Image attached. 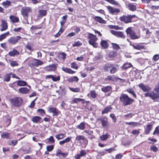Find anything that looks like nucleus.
Wrapping results in <instances>:
<instances>
[{
  "mask_svg": "<svg viewBox=\"0 0 159 159\" xmlns=\"http://www.w3.org/2000/svg\"><path fill=\"white\" fill-rule=\"evenodd\" d=\"M119 67V66L117 64L107 63L104 65L103 70L105 72H108L111 74H114L118 70Z\"/></svg>",
  "mask_w": 159,
  "mask_h": 159,
  "instance_id": "1",
  "label": "nucleus"
},
{
  "mask_svg": "<svg viewBox=\"0 0 159 159\" xmlns=\"http://www.w3.org/2000/svg\"><path fill=\"white\" fill-rule=\"evenodd\" d=\"M137 18V16L135 15L127 14L120 16L119 20L123 23L127 24L135 21L136 20L135 18Z\"/></svg>",
  "mask_w": 159,
  "mask_h": 159,
  "instance_id": "2",
  "label": "nucleus"
},
{
  "mask_svg": "<svg viewBox=\"0 0 159 159\" xmlns=\"http://www.w3.org/2000/svg\"><path fill=\"white\" fill-rule=\"evenodd\" d=\"M120 100L122 105L124 106L131 105L134 102V100L131 98L126 94H121L120 97Z\"/></svg>",
  "mask_w": 159,
  "mask_h": 159,
  "instance_id": "3",
  "label": "nucleus"
},
{
  "mask_svg": "<svg viewBox=\"0 0 159 159\" xmlns=\"http://www.w3.org/2000/svg\"><path fill=\"white\" fill-rule=\"evenodd\" d=\"M9 101L13 106L16 107H20L23 103V99L17 97L10 99Z\"/></svg>",
  "mask_w": 159,
  "mask_h": 159,
  "instance_id": "4",
  "label": "nucleus"
},
{
  "mask_svg": "<svg viewBox=\"0 0 159 159\" xmlns=\"http://www.w3.org/2000/svg\"><path fill=\"white\" fill-rule=\"evenodd\" d=\"M87 38L89 39L88 42L90 45H92L94 48L97 47L98 43H97V41L98 40V39L96 35L88 33Z\"/></svg>",
  "mask_w": 159,
  "mask_h": 159,
  "instance_id": "5",
  "label": "nucleus"
},
{
  "mask_svg": "<svg viewBox=\"0 0 159 159\" xmlns=\"http://www.w3.org/2000/svg\"><path fill=\"white\" fill-rule=\"evenodd\" d=\"M27 60L29 61L28 65L31 68L34 67L35 66H38L42 65L43 64V62L41 61L33 58H28Z\"/></svg>",
  "mask_w": 159,
  "mask_h": 159,
  "instance_id": "6",
  "label": "nucleus"
},
{
  "mask_svg": "<svg viewBox=\"0 0 159 159\" xmlns=\"http://www.w3.org/2000/svg\"><path fill=\"white\" fill-rule=\"evenodd\" d=\"M20 12L23 17L25 19H27L29 16V13L32 12V9L31 7L25 6L22 8Z\"/></svg>",
  "mask_w": 159,
  "mask_h": 159,
  "instance_id": "7",
  "label": "nucleus"
},
{
  "mask_svg": "<svg viewBox=\"0 0 159 159\" xmlns=\"http://www.w3.org/2000/svg\"><path fill=\"white\" fill-rule=\"evenodd\" d=\"M21 38L20 36L19 35L11 37L7 39V42L9 44L14 45L18 43Z\"/></svg>",
  "mask_w": 159,
  "mask_h": 159,
  "instance_id": "8",
  "label": "nucleus"
},
{
  "mask_svg": "<svg viewBox=\"0 0 159 159\" xmlns=\"http://www.w3.org/2000/svg\"><path fill=\"white\" fill-rule=\"evenodd\" d=\"M126 34H129L132 39H139V37L136 35L135 32L132 30L130 27H128L126 30Z\"/></svg>",
  "mask_w": 159,
  "mask_h": 159,
  "instance_id": "9",
  "label": "nucleus"
},
{
  "mask_svg": "<svg viewBox=\"0 0 159 159\" xmlns=\"http://www.w3.org/2000/svg\"><path fill=\"white\" fill-rule=\"evenodd\" d=\"M155 123V122L153 121L146 125V128H145L144 131V133L145 134L147 135L150 133V131L153 128V125Z\"/></svg>",
  "mask_w": 159,
  "mask_h": 159,
  "instance_id": "10",
  "label": "nucleus"
},
{
  "mask_svg": "<svg viewBox=\"0 0 159 159\" xmlns=\"http://www.w3.org/2000/svg\"><path fill=\"white\" fill-rule=\"evenodd\" d=\"M145 43H135L134 44H130L134 48L137 50H143L145 49V46L144 45Z\"/></svg>",
  "mask_w": 159,
  "mask_h": 159,
  "instance_id": "11",
  "label": "nucleus"
},
{
  "mask_svg": "<svg viewBox=\"0 0 159 159\" xmlns=\"http://www.w3.org/2000/svg\"><path fill=\"white\" fill-rule=\"evenodd\" d=\"M125 5L126 8L130 11H134L137 9V4L136 3L128 2L127 4L126 3Z\"/></svg>",
  "mask_w": 159,
  "mask_h": 159,
  "instance_id": "12",
  "label": "nucleus"
},
{
  "mask_svg": "<svg viewBox=\"0 0 159 159\" xmlns=\"http://www.w3.org/2000/svg\"><path fill=\"white\" fill-rule=\"evenodd\" d=\"M106 7L109 12L112 15H116L120 11V9L117 8H113L110 6H107Z\"/></svg>",
  "mask_w": 159,
  "mask_h": 159,
  "instance_id": "13",
  "label": "nucleus"
},
{
  "mask_svg": "<svg viewBox=\"0 0 159 159\" xmlns=\"http://www.w3.org/2000/svg\"><path fill=\"white\" fill-rule=\"evenodd\" d=\"M110 31L112 34L115 35L118 38H121L123 39H124L125 38V36L123 32L117 31L113 30H111Z\"/></svg>",
  "mask_w": 159,
  "mask_h": 159,
  "instance_id": "14",
  "label": "nucleus"
},
{
  "mask_svg": "<svg viewBox=\"0 0 159 159\" xmlns=\"http://www.w3.org/2000/svg\"><path fill=\"white\" fill-rule=\"evenodd\" d=\"M97 120H100L101 121L102 125L103 127H107L109 125L108 119L106 117H104L103 118H98Z\"/></svg>",
  "mask_w": 159,
  "mask_h": 159,
  "instance_id": "15",
  "label": "nucleus"
},
{
  "mask_svg": "<svg viewBox=\"0 0 159 159\" xmlns=\"http://www.w3.org/2000/svg\"><path fill=\"white\" fill-rule=\"evenodd\" d=\"M48 111L50 113H52L53 116H57L60 112L58 109L56 107H49Z\"/></svg>",
  "mask_w": 159,
  "mask_h": 159,
  "instance_id": "16",
  "label": "nucleus"
},
{
  "mask_svg": "<svg viewBox=\"0 0 159 159\" xmlns=\"http://www.w3.org/2000/svg\"><path fill=\"white\" fill-rule=\"evenodd\" d=\"M138 87L144 92H149L151 89L148 86L144 85L143 83H141L138 85Z\"/></svg>",
  "mask_w": 159,
  "mask_h": 159,
  "instance_id": "17",
  "label": "nucleus"
},
{
  "mask_svg": "<svg viewBox=\"0 0 159 159\" xmlns=\"http://www.w3.org/2000/svg\"><path fill=\"white\" fill-rule=\"evenodd\" d=\"M1 29L0 30V31H3L6 30L8 27V23L7 21L4 20L2 19L1 20Z\"/></svg>",
  "mask_w": 159,
  "mask_h": 159,
  "instance_id": "18",
  "label": "nucleus"
},
{
  "mask_svg": "<svg viewBox=\"0 0 159 159\" xmlns=\"http://www.w3.org/2000/svg\"><path fill=\"white\" fill-rule=\"evenodd\" d=\"M117 77L114 75H109L107 76L104 79V80L106 81H117Z\"/></svg>",
  "mask_w": 159,
  "mask_h": 159,
  "instance_id": "19",
  "label": "nucleus"
},
{
  "mask_svg": "<svg viewBox=\"0 0 159 159\" xmlns=\"http://www.w3.org/2000/svg\"><path fill=\"white\" fill-rule=\"evenodd\" d=\"M144 96L146 97H149L153 100H156L157 101V100L154 94V91H151L149 92H147L146 93L144 94Z\"/></svg>",
  "mask_w": 159,
  "mask_h": 159,
  "instance_id": "20",
  "label": "nucleus"
},
{
  "mask_svg": "<svg viewBox=\"0 0 159 159\" xmlns=\"http://www.w3.org/2000/svg\"><path fill=\"white\" fill-rule=\"evenodd\" d=\"M47 11L46 10H39L38 17L39 18H42L43 16H46L47 14Z\"/></svg>",
  "mask_w": 159,
  "mask_h": 159,
  "instance_id": "21",
  "label": "nucleus"
},
{
  "mask_svg": "<svg viewBox=\"0 0 159 159\" xmlns=\"http://www.w3.org/2000/svg\"><path fill=\"white\" fill-rule=\"evenodd\" d=\"M94 20L100 24H106L107 23L106 20H104L101 17L99 16H95L93 18Z\"/></svg>",
  "mask_w": 159,
  "mask_h": 159,
  "instance_id": "22",
  "label": "nucleus"
},
{
  "mask_svg": "<svg viewBox=\"0 0 159 159\" xmlns=\"http://www.w3.org/2000/svg\"><path fill=\"white\" fill-rule=\"evenodd\" d=\"M86 154V151L84 150H81L80 151V153L76 155L75 156V159H80L81 157H84Z\"/></svg>",
  "mask_w": 159,
  "mask_h": 159,
  "instance_id": "23",
  "label": "nucleus"
},
{
  "mask_svg": "<svg viewBox=\"0 0 159 159\" xmlns=\"http://www.w3.org/2000/svg\"><path fill=\"white\" fill-rule=\"evenodd\" d=\"M57 69V66L54 64L49 65L46 67V70L48 71H54Z\"/></svg>",
  "mask_w": 159,
  "mask_h": 159,
  "instance_id": "24",
  "label": "nucleus"
},
{
  "mask_svg": "<svg viewBox=\"0 0 159 159\" xmlns=\"http://www.w3.org/2000/svg\"><path fill=\"white\" fill-rule=\"evenodd\" d=\"M108 40H102L100 42V45L103 48L107 49L109 46V44L108 43Z\"/></svg>",
  "mask_w": 159,
  "mask_h": 159,
  "instance_id": "25",
  "label": "nucleus"
},
{
  "mask_svg": "<svg viewBox=\"0 0 159 159\" xmlns=\"http://www.w3.org/2000/svg\"><path fill=\"white\" fill-rule=\"evenodd\" d=\"M42 118L38 116H34L32 118L31 120L34 123H40Z\"/></svg>",
  "mask_w": 159,
  "mask_h": 159,
  "instance_id": "26",
  "label": "nucleus"
},
{
  "mask_svg": "<svg viewBox=\"0 0 159 159\" xmlns=\"http://www.w3.org/2000/svg\"><path fill=\"white\" fill-rule=\"evenodd\" d=\"M9 19L13 23H16L19 22V17L15 15H10L9 16Z\"/></svg>",
  "mask_w": 159,
  "mask_h": 159,
  "instance_id": "27",
  "label": "nucleus"
},
{
  "mask_svg": "<svg viewBox=\"0 0 159 159\" xmlns=\"http://www.w3.org/2000/svg\"><path fill=\"white\" fill-rule=\"evenodd\" d=\"M75 140L78 141H79L80 140H82L85 142V143L86 144L88 143L87 139L83 135H77L75 138Z\"/></svg>",
  "mask_w": 159,
  "mask_h": 159,
  "instance_id": "28",
  "label": "nucleus"
},
{
  "mask_svg": "<svg viewBox=\"0 0 159 159\" xmlns=\"http://www.w3.org/2000/svg\"><path fill=\"white\" fill-rule=\"evenodd\" d=\"M153 91L155 92H154V94L157 100L159 99V84L156 86L155 88L154 89Z\"/></svg>",
  "mask_w": 159,
  "mask_h": 159,
  "instance_id": "29",
  "label": "nucleus"
},
{
  "mask_svg": "<svg viewBox=\"0 0 159 159\" xmlns=\"http://www.w3.org/2000/svg\"><path fill=\"white\" fill-rule=\"evenodd\" d=\"M66 54L64 52H61L59 53L58 56V58L60 60L64 61L66 58Z\"/></svg>",
  "mask_w": 159,
  "mask_h": 159,
  "instance_id": "30",
  "label": "nucleus"
},
{
  "mask_svg": "<svg viewBox=\"0 0 159 159\" xmlns=\"http://www.w3.org/2000/svg\"><path fill=\"white\" fill-rule=\"evenodd\" d=\"M19 91L20 93L22 94L28 93L30 91L29 89L26 87L20 88L19 89Z\"/></svg>",
  "mask_w": 159,
  "mask_h": 159,
  "instance_id": "31",
  "label": "nucleus"
},
{
  "mask_svg": "<svg viewBox=\"0 0 159 159\" xmlns=\"http://www.w3.org/2000/svg\"><path fill=\"white\" fill-rule=\"evenodd\" d=\"M68 155L67 153H62L61 152V150H58L57 151L56 154V156H60L61 155L63 158L66 157Z\"/></svg>",
  "mask_w": 159,
  "mask_h": 159,
  "instance_id": "32",
  "label": "nucleus"
},
{
  "mask_svg": "<svg viewBox=\"0 0 159 159\" xmlns=\"http://www.w3.org/2000/svg\"><path fill=\"white\" fill-rule=\"evenodd\" d=\"M62 70L63 71L66 73L69 74H73L75 72V71L72 70L70 68H68L67 67H63L62 68Z\"/></svg>",
  "mask_w": 159,
  "mask_h": 159,
  "instance_id": "33",
  "label": "nucleus"
},
{
  "mask_svg": "<svg viewBox=\"0 0 159 159\" xmlns=\"http://www.w3.org/2000/svg\"><path fill=\"white\" fill-rule=\"evenodd\" d=\"M12 75V73L6 74L4 76L3 81L8 82L11 79V75Z\"/></svg>",
  "mask_w": 159,
  "mask_h": 159,
  "instance_id": "34",
  "label": "nucleus"
},
{
  "mask_svg": "<svg viewBox=\"0 0 159 159\" xmlns=\"http://www.w3.org/2000/svg\"><path fill=\"white\" fill-rule=\"evenodd\" d=\"M10 35V32L9 31L1 34L0 35V41H2L3 39H5L7 36Z\"/></svg>",
  "mask_w": 159,
  "mask_h": 159,
  "instance_id": "35",
  "label": "nucleus"
},
{
  "mask_svg": "<svg viewBox=\"0 0 159 159\" xmlns=\"http://www.w3.org/2000/svg\"><path fill=\"white\" fill-rule=\"evenodd\" d=\"M19 54V52L17 50L15 49H13L12 51H10L8 53L9 55L12 57H14L16 55H18Z\"/></svg>",
  "mask_w": 159,
  "mask_h": 159,
  "instance_id": "36",
  "label": "nucleus"
},
{
  "mask_svg": "<svg viewBox=\"0 0 159 159\" xmlns=\"http://www.w3.org/2000/svg\"><path fill=\"white\" fill-rule=\"evenodd\" d=\"M112 109V107L111 106H109L105 107L102 111V114H104L107 113L111 111V110Z\"/></svg>",
  "mask_w": 159,
  "mask_h": 159,
  "instance_id": "37",
  "label": "nucleus"
},
{
  "mask_svg": "<svg viewBox=\"0 0 159 159\" xmlns=\"http://www.w3.org/2000/svg\"><path fill=\"white\" fill-rule=\"evenodd\" d=\"M67 80L70 83H72L74 81L78 82L79 80V79L77 76H74L68 78Z\"/></svg>",
  "mask_w": 159,
  "mask_h": 159,
  "instance_id": "38",
  "label": "nucleus"
},
{
  "mask_svg": "<svg viewBox=\"0 0 159 159\" xmlns=\"http://www.w3.org/2000/svg\"><path fill=\"white\" fill-rule=\"evenodd\" d=\"M2 138H6L7 139H11L10 137V133L7 132H2L1 134Z\"/></svg>",
  "mask_w": 159,
  "mask_h": 159,
  "instance_id": "39",
  "label": "nucleus"
},
{
  "mask_svg": "<svg viewBox=\"0 0 159 159\" xmlns=\"http://www.w3.org/2000/svg\"><path fill=\"white\" fill-rule=\"evenodd\" d=\"M34 44L32 43H27L25 46L26 48L30 51H34Z\"/></svg>",
  "mask_w": 159,
  "mask_h": 159,
  "instance_id": "40",
  "label": "nucleus"
},
{
  "mask_svg": "<svg viewBox=\"0 0 159 159\" xmlns=\"http://www.w3.org/2000/svg\"><path fill=\"white\" fill-rule=\"evenodd\" d=\"M112 89V87L110 86H107L101 88L102 91L104 92L107 93L109 92Z\"/></svg>",
  "mask_w": 159,
  "mask_h": 159,
  "instance_id": "41",
  "label": "nucleus"
},
{
  "mask_svg": "<svg viewBox=\"0 0 159 159\" xmlns=\"http://www.w3.org/2000/svg\"><path fill=\"white\" fill-rule=\"evenodd\" d=\"M2 4L5 8H8L11 5V2L10 1L7 0L2 2Z\"/></svg>",
  "mask_w": 159,
  "mask_h": 159,
  "instance_id": "42",
  "label": "nucleus"
},
{
  "mask_svg": "<svg viewBox=\"0 0 159 159\" xmlns=\"http://www.w3.org/2000/svg\"><path fill=\"white\" fill-rule=\"evenodd\" d=\"M126 91H127L129 93L131 94L134 98L136 99L137 98L136 95V94L134 92L133 90V89H127L126 90Z\"/></svg>",
  "mask_w": 159,
  "mask_h": 159,
  "instance_id": "43",
  "label": "nucleus"
},
{
  "mask_svg": "<svg viewBox=\"0 0 159 159\" xmlns=\"http://www.w3.org/2000/svg\"><path fill=\"white\" fill-rule=\"evenodd\" d=\"M125 124L128 125H131L133 127H135L139 125V123L137 122H126Z\"/></svg>",
  "mask_w": 159,
  "mask_h": 159,
  "instance_id": "44",
  "label": "nucleus"
},
{
  "mask_svg": "<svg viewBox=\"0 0 159 159\" xmlns=\"http://www.w3.org/2000/svg\"><path fill=\"white\" fill-rule=\"evenodd\" d=\"M76 128L80 130H83L85 128V125L84 122H81L80 125L76 126Z\"/></svg>",
  "mask_w": 159,
  "mask_h": 159,
  "instance_id": "45",
  "label": "nucleus"
},
{
  "mask_svg": "<svg viewBox=\"0 0 159 159\" xmlns=\"http://www.w3.org/2000/svg\"><path fill=\"white\" fill-rule=\"evenodd\" d=\"M132 66V65L130 63H125L121 67L122 69L126 70L130 67Z\"/></svg>",
  "mask_w": 159,
  "mask_h": 159,
  "instance_id": "46",
  "label": "nucleus"
},
{
  "mask_svg": "<svg viewBox=\"0 0 159 159\" xmlns=\"http://www.w3.org/2000/svg\"><path fill=\"white\" fill-rule=\"evenodd\" d=\"M17 84L19 86H25L26 85L27 83L23 80H18L16 81Z\"/></svg>",
  "mask_w": 159,
  "mask_h": 159,
  "instance_id": "47",
  "label": "nucleus"
},
{
  "mask_svg": "<svg viewBox=\"0 0 159 159\" xmlns=\"http://www.w3.org/2000/svg\"><path fill=\"white\" fill-rule=\"evenodd\" d=\"M66 136L65 134L64 133L59 134L56 135L55 137L58 140L63 139Z\"/></svg>",
  "mask_w": 159,
  "mask_h": 159,
  "instance_id": "48",
  "label": "nucleus"
},
{
  "mask_svg": "<svg viewBox=\"0 0 159 159\" xmlns=\"http://www.w3.org/2000/svg\"><path fill=\"white\" fill-rule=\"evenodd\" d=\"M11 122V119L9 117H8L5 121L4 125L6 127H7L9 126Z\"/></svg>",
  "mask_w": 159,
  "mask_h": 159,
  "instance_id": "49",
  "label": "nucleus"
},
{
  "mask_svg": "<svg viewBox=\"0 0 159 159\" xmlns=\"http://www.w3.org/2000/svg\"><path fill=\"white\" fill-rule=\"evenodd\" d=\"M17 143V140H11L8 141V144L9 145L14 146Z\"/></svg>",
  "mask_w": 159,
  "mask_h": 159,
  "instance_id": "50",
  "label": "nucleus"
},
{
  "mask_svg": "<svg viewBox=\"0 0 159 159\" xmlns=\"http://www.w3.org/2000/svg\"><path fill=\"white\" fill-rule=\"evenodd\" d=\"M109 135L107 134H103L100 137V140L102 141H104L106 140L108 138Z\"/></svg>",
  "mask_w": 159,
  "mask_h": 159,
  "instance_id": "51",
  "label": "nucleus"
},
{
  "mask_svg": "<svg viewBox=\"0 0 159 159\" xmlns=\"http://www.w3.org/2000/svg\"><path fill=\"white\" fill-rule=\"evenodd\" d=\"M69 89L73 92L79 93L80 91V88H72L70 87Z\"/></svg>",
  "mask_w": 159,
  "mask_h": 159,
  "instance_id": "52",
  "label": "nucleus"
},
{
  "mask_svg": "<svg viewBox=\"0 0 159 159\" xmlns=\"http://www.w3.org/2000/svg\"><path fill=\"white\" fill-rule=\"evenodd\" d=\"M111 46L112 48L114 49H115L116 50H118L120 49V48L119 46V45L116 43H112Z\"/></svg>",
  "mask_w": 159,
  "mask_h": 159,
  "instance_id": "53",
  "label": "nucleus"
},
{
  "mask_svg": "<svg viewBox=\"0 0 159 159\" xmlns=\"http://www.w3.org/2000/svg\"><path fill=\"white\" fill-rule=\"evenodd\" d=\"M117 55V52L115 51H111L109 54V56L111 58L115 57Z\"/></svg>",
  "mask_w": 159,
  "mask_h": 159,
  "instance_id": "54",
  "label": "nucleus"
},
{
  "mask_svg": "<svg viewBox=\"0 0 159 159\" xmlns=\"http://www.w3.org/2000/svg\"><path fill=\"white\" fill-rule=\"evenodd\" d=\"M150 150L154 152H156L158 151V148L155 146L152 145L150 146Z\"/></svg>",
  "mask_w": 159,
  "mask_h": 159,
  "instance_id": "55",
  "label": "nucleus"
},
{
  "mask_svg": "<svg viewBox=\"0 0 159 159\" xmlns=\"http://www.w3.org/2000/svg\"><path fill=\"white\" fill-rule=\"evenodd\" d=\"M91 97L93 98H95L97 97V94L96 91L94 90H91L90 91Z\"/></svg>",
  "mask_w": 159,
  "mask_h": 159,
  "instance_id": "56",
  "label": "nucleus"
},
{
  "mask_svg": "<svg viewBox=\"0 0 159 159\" xmlns=\"http://www.w3.org/2000/svg\"><path fill=\"white\" fill-rule=\"evenodd\" d=\"M37 111L39 112L40 114L42 116H43L45 114L46 112L42 108H39L37 110Z\"/></svg>",
  "mask_w": 159,
  "mask_h": 159,
  "instance_id": "57",
  "label": "nucleus"
},
{
  "mask_svg": "<svg viewBox=\"0 0 159 159\" xmlns=\"http://www.w3.org/2000/svg\"><path fill=\"white\" fill-rule=\"evenodd\" d=\"M71 68H72L75 69L76 70H77L79 68L77 64L75 62H73L71 64Z\"/></svg>",
  "mask_w": 159,
  "mask_h": 159,
  "instance_id": "58",
  "label": "nucleus"
},
{
  "mask_svg": "<svg viewBox=\"0 0 159 159\" xmlns=\"http://www.w3.org/2000/svg\"><path fill=\"white\" fill-rule=\"evenodd\" d=\"M153 134L159 135V125L157 126L153 133Z\"/></svg>",
  "mask_w": 159,
  "mask_h": 159,
  "instance_id": "59",
  "label": "nucleus"
},
{
  "mask_svg": "<svg viewBox=\"0 0 159 159\" xmlns=\"http://www.w3.org/2000/svg\"><path fill=\"white\" fill-rule=\"evenodd\" d=\"M82 43L80 41H77L76 42H75L72 44V46L73 47H79L81 46L82 45Z\"/></svg>",
  "mask_w": 159,
  "mask_h": 159,
  "instance_id": "60",
  "label": "nucleus"
},
{
  "mask_svg": "<svg viewBox=\"0 0 159 159\" xmlns=\"http://www.w3.org/2000/svg\"><path fill=\"white\" fill-rule=\"evenodd\" d=\"M110 116L112 119L113 122L114 123H116V121L117 119L115 114L113 113H111L110 115Z\"/></svg>",
  "mask_w": 159,
  "mask_h": 159,
  "instance_id": "61",
  "label": "nucleus"
},
{
  "mask_svg": "<svg viewBox=\"0 0 159 159\" xmlns=\"http://www.w3.org/2000/svg\"><path fill=\"white\" fill-rule=\"evenodd\" d=\"M10 65L12 67L18 66L19 65L18 63L16 61H11Z\"/></svg>",
  "mask_w": 159,
  "mask_h": 159,
  "instance_id": "62",
  "label": "nucleus"
},
{
  "mask_svg": "<svg viewBox=\"0 0 159 159\" xmlns=\"http://www.w3.org/2000/svg\"><path fill=\"white\" fill-rule=\"evenodd\" d=\"M159 59V54H156L153 56L152 60L155 61H157Z\"/></svg>",
  "mask_w": 159,
  "mask_h": 159,
  "instance_id": "63",
  "label": "nucleus"
},
{
  "mask_svg": "<svg viewBox=\"0 0 159 159\" xmlns=\"http://www.w3.org/2000/svg\"><path fill=\"white\" fill-rule=\"evenodd\" d=\"M53 148L54 146L53 145L48 146L46 148L47 151L48 152H51L52 151L53 149Z\"/></svg>",
  "mask_w": 159,
  "mask_h": 159,
  "instance_id": "64",
  "label": "nucleus"
}]
</instances>
